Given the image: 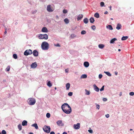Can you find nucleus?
I'll use <instances>...</instances> for the list:
<instances>
[{
  "label": "nucleus",
  "instance_id": "nucleus-6",
  "mask_svg": "<svg viewBox=\"0 0 134 134\" xmlns=\"http://www.w3.org/2000/svg\"><path fill=\"white\" fill-rule=\"evenodd\" d=\"M80 124L77 123L76 124H74V128L75 129H78L80 128Z\"/></svg>",
  "mask_w": 134,
  "mask_h": 134
},
{
  "label": "nucleus",
  "instance_id": "nucleus-9",
  "mask_svg": "<svg viewBox=\"0 0 134 134\" xmlns=\"http://www.w3.org/2000/svg\"><path fill=\"white\" fill-rule=\"evenodd\" d=\"M41 31L43 32L47 33L48 32V30L47 28L45 27H43Z\"/></svg>",
  "mask_w": 134,
  "mask_h": 134
},
{
  "label": "nucleus",
  "instance_id": "nucleus-4",
  "mask_svg": "<svg viewBox=\"0 0 134 134\" xmlns=\"http://www.w3.org/2000/svg\"><path fill=\"white\" fill-rule=\"evenodd\" d=\"M45 128H43L44 131L47 133H49L51 130V128L49 126L45 125L44 127Z\"/></svg>",
  "mask_w": 134,
  "mask_h": 134
},
{
  "label": "nucleus",
  "instance_id": "nucleus-39",
  "mask_svg": "<svg viewBox=\"0 0 134 134\" xmlns=\"http://www.w3.org/2000/svg\"><path fill=\"white\" fill-rule=\"evenodd\" d=\"M129 94L130 96H132L134 95V93L133 92H131Z\"/></svg>",
  "mask_w": 134,
  "mask_h": 134
},
{
  "label": "nucleus",
  "instance_id": "nucleus-29",
  "mask_svg": "<svg viewBox=\"0 0 134 134\" xmlns=\"http://www.w3.org/2000/svg\"><path fill=\"white\" fill-rule=\"evenodd\" d=\"M62 121L61 120H58L57 122V123L58 125L59 126L62 123Z\"/></svg>",
  "mask_w": 134,
  "mask_h": 134
},
{
  "label": "nucleus",
  "instance_id": "nucleus-23",
  "mask_svg": "<svg viewBox=\"0 0 134 134\" xmlns=\"http://www.w3.org/2000/svg\"><path fill=\"white\" fill-rule=\"evenodd\" d=\"M104 47V44H99L98 45L99 47L101 49L103 48Z\"/></svg>",
  "mask_w": 134,
  "mask_h": 134
},
{
  "label": "nucleus",
  "instance_id": "nucleus-53",
  "mask_svg": "<svg viewBox=\"0 0 134 134\" xmlns=\"http://www.w3.org/2000/svg\"><path fill=\"white\" fill-rule=\"evenodd\" d=\"M105 116L106 118H108L109 116V114H107L105 115Z\"/></svg>",
  "mask_w": 134,
  "mask_h": 134
},
{
  "label": "nucleus",
  "instance_id": "nucleus-12",
  "mask_svg": "<svg viewBox=\"0 0 134 134\" xmlns=\"http://www.w3.org/2000/svg\"><path fill=\"white\" fill-rule=\"evenodd\" d=\"M47 10L49 12H52L53 11L52 10L51 7V5H48L47 8Z\"/></svg>",
  "mask_w": 134,
  "mask_h": 134
},
{
  "label": "nucleus",
  "instance_id": "nucleus-46",
  "mask_svg": "<svg viewBox=\"0 0 134 134\" xmlns=\"http://www.w3.org/2000/svg\"><path fill=\"white\" fill-rule=\"evenodd\" d=\"M71 110L72 109H68V114H69L71 112Z\"/></svg>",
  "mask_w": 134,
  "mask_h": 134
},
{
  "label": "nucleus",
  "instance_id": "nucleus-49",
  "mask_svg": "<svg viewBox=\"0 0 134 134\" xmlns=\"http://www.w3.org/2000/svg\"><path fill=\"white\" fill-rule=\"evenodd\" d=\"M64 21L66 24H67V18H66L64 19Z\"/></svg>",
  "mask_w": 134,
  "mask_h": 134
},
{
  "label": "nucleus",
  "instance_id": "nucleus-25",
  "mask_svg": "<svg viewBox=\"0 0 134 134\" xmlns=\"http://www.w3.org/2000/svg\"><path fill=\"white\" fill-rule=\"evenodd\" d=\"M128 38V37L127 36H123L121 38L122 40H125Z\"/></svg>",
  "mask_w": 134,
  "mask_h": 134
},
{
  "label": "nucleus",
  "instance_id": "nucleus-41",
  "mask_svg": "<svg viewBox=\"0 0 134 134\" xmlns=\"http://www.w3.org/2000/svg\"><path fill=\"white\" fill-rule=\"evenodd\" d=\"M37 12V11L36 10H35L34 11H32V14H34L36 13Z\"/></svg>",
  "mask_w": 134,
  "mask_h": 134
},
{
  "label": "nucleus",
  "instance_id": "nucleus-47",
  "mask_svg": "<svg viewBox=\"0 0 134 134\" xmlns=\"http://www.w3.org/2000/svg\"><path fill=\"white\" fill-rule=\"evenodd\" d=\"M88 131L91 133H93V131L91 130H88Z\"/></svg>",
  "mask_w": 134,
  "mask_h": 134
},
{
  "label": "nucleus",
  "instance_id": "nucleus-1",
  "mask_svg": "<svg viewBox=\"0 0 134 134\" xmlns=\"http://www.w3.org/2000/svg\"><path fill=\"white\" fill-rule=\"evenodd\" d=\"M49 44L47 42L44 41L41 44V47L42 49L44 50H47L49 48Z\"/></svg>",
  "mask_w": 134,
  "mask_h": 134
},
{
  "label": "nucleus",
  "instance_id": "nucleus-51",
  "mask_svg": "<svg viewBox=\"0 0 134 134\" xmlns=\"http://www.w3.org/2000/svg\"><path fill=\"white\" fill-rule=\"evenodd\" d=\"M96 108L98 109H99L100 108V105H96Z\"/></svg>",
  "mask_w": 134,
  "mask_h": 134
},
{
  "label": "nucleus",
  "instance_id": "nucleus-60",
  "mask_svg": "<svg viewBox=\"0 0 134 134\" xmlns=\"http://www.w3.org/2000/svg\"><path fill=\"white\" fill-rule=\"evenodd\" d=\"M28 134H34V133L31 132H30Z\"/></svg>",
  "mask_w": 134,
  "mask_h": 134
},
{
  "label": "nucleus",
  "instance_id": "nucleus-3",
  "mask_svg": "<svg viewBox=\"0 0 134 134\" xmlns=\"http://www.w3.org/2000/svg\"><path fill=\"white\" fill-rule=\"evenodd\" d=\"M38 38L40 39L47 40L48 38V36L46 34L44 35L40 34L38 36Z\"/></svg>",
  "mask_w": 134,
  "mask_h": 134
},
{
  "label": "nucleus",
  "instance_id": "nucleus-52",
  "mask_svg": "<svg viewBox=\"0 0 134 134\" xmlns=\"http://www.w3.org/2000/svg\"><path fill=\"white\" fill-rule=\"evenodd\" d=\"M103 100L104 101H106L107 100V99L106 98H104L103 99Z\"/></svg>",
  "mask_w": 134,
  "mask_h": 134
},
{
  "label": "nucleus",
  "instance_id": "nucleus-36",
  "mask_svg": "<svg viewBox=\"0 0 134 134\" xmlns=\"http://www.w3.org/2000/svg\"><path fill=\"white\" fill-rule=\"evenodd\" d=\"M6 132L5 130H3L2 131V134H6Z\"/></svg>",
  "mask_w": 134,
  "mask_h": 134
},
{
  "label": "nucleus",
  "instance_id": "nucleus-8",
  "mask_svg": "<svg viewBox=\"0 0 134 134\" xmlns=\"http://www.w3.org/2000/svg\"><path fill=\"white\" fill-rule=\"evenodd\" d=\"M37 66V64L36 62L33 63L31 65V68L34 69L36 68Z\"/></svg>",
  "mask_w": 134,
  "mask_h": 134
},
{
  "label": "nucleus",
  "instance_id": "nucleus-61",
  "mask_svg": "<svg viewBox=\"0 0 134 134\" xmlns=\"http://www.w3.org/2000/svg\"><path fill=\"white\" fill-rule=\"evenodd\" d=\"M115 74L116 75H117L118 74V72H115Z\"/></svg>",
  "mask_w": 134,
  "mask_h": 134
},
{
  "label": "nucleus",
  "instance_id": "nucleus-19",
  "mask_svg": "<svg viewBox=\"0 0 134 134\" xmlns=\"http://www.w3.org/2000/svg\"><path fill=\"white\" fill-rule=\"evenodd\" d=\"M107 28H108L110 30H112L113 29V27L111 25H109L107 26Z\"/></svg>",
  "mask_w": 134,
  "mask_h": 134
},
{
  "label": "nucleus",
  "instance_id": "nucleus-48",
  "mask_svg": "<svg viewBox=\"0 0 134 134\" xmlns=\"http://www.w3.org/2000/svg\"><path fill=\"white\" fill-rule=\"evenodd\" d=\"M102 74H100L99 75V79H101L102 78Z\"/></svg>",
  "mask_w": 134,
  "mask_h": 134
},
{
  "label": "nucleus",
  "instance_id": "nucleus-55",
  "mask_svg": "<svg viewBox=\"0 0 134 134\" xmlns=\"http://www.w3.org/2000/svg\"><path fill=\"white\" fill-rule=\"evenodd\" d=\"M109 8L110 10H111V6L110 5L109 6Z\"/></svg>",
  "mask_w": 134,
  "mask_h": 134
},
{
  "label": "nucleus",
  "instance_id": "nucleus-64",
  "mask_svg": "<svg viewBox=\"0 0 134 134\" xmlns=\"http://www.w3.org/2000/svg\"><path fill=\"white\" fill-rule=\"evenodd\" d=\"M65 71L66 73L67 72V69H66L65 70Z\"/></svg>",
  "mask_w": 134,
  "mask_h": 134
},
{
  "label": "nucleus",
  "instance_id": "nucleus-14",
  "mask_svg": "<svg viewBox=\"0 0 134 134\" xmlns=\"http://www.w3.org/2000/svg\"><path fill=\"white\" fill-rule=\"evenodd\" d=\"M27 121L25 120H23L22 122V125L23 126H25L27 125Z\"/></svg>",
  "mask_w": 134,
  "mask_h": 134
},
{
  "label": "nucleus",
  "instance_id": "nucleus-2",
  "mask_svg": "<svg viewBox=\"0 0 134 134\" xmlns=\"http://www.w3.org/2000/svg\"><path fill=\"white\" fill-rule=\"evenodd\" d=\"M27 102L30 105H32L35 104L36 101L34 98H31L28 99Z\"/></svg>",
  "mask_w": 134,
  "mask_h": 134
},
{
  "label": "nucleus",
  "instance_id": "nucleus-57",
  "mask_svg": "<svg viewBox=\"0 0 134 134\" xmlns=\"http://www.w3.org/2000/svg\"><path fill=\"white\" fill-rule=\"evenodd\" d=\"M68 108H69L70 109H71L69 105L68 104Z\"/></svg>",
  "mask_w": 134,
  "mask_h": 134
},
{
  "label": "nucleus",
  "instance_id": "nucleus-10",
  "mask_svg": "<svg viewBox=\"0 0 134 134\" xmlns=\"http://www.w3.org/2000/svg\"><path fill=\"white\" fill-rule=\"evenodd\" d=\"M83 16L82 14H79L77 17L76 19L77 21H79L81 20Z\"/></svg>",
  "mask_w": 134,
  "mask_h": 134
},
{
  "label": "nucleus",
  "instance_id": "nucleus-27",
  "mask_svg": "<svg viewBox=\"0 0 134 134\" xmlns=\"http://www.w3.org/2000/svg\"><path fill=\"white\" fill-rule=\"evenodd\" d=\"M18 128L19 131H21L22 130V126L21 124H19L18 125Z\"/></svg>",
  "mask_w": 134,
  "mask_h": 134
},
{
  "label": "nucleus",
  "instance_id": "nucleus-54",
  "mask_svg": "<svg viewBox=\"0 0 134 134\" xmlns=\"http://www.w3.org/2000/svg\"><path fill=\"white\" fill-rule=\"evenodd\" d=\"M50 134H55V133L54 131H51V132Z\"/></svg>",
  "mask_w": 134,
  "mask_h": 134
},
{
  "label": "nucleus",
  "instance_id": "nucleus-30",
  "mask_svg": "<svg viewBox=\"0 0 134 134\" xmlns=\"http://www.w3.org/2000/svg\"><path fill=\"white\" fill-rule=\"evenodd\" d=\"M87 77V75L86 74H83L81 76V78H86Z\"/></svg>",
  "mask_w": 134,
  "mask_h": 134
},
{
  "label": "nucleus",
  "instance_id": "nucleus-58",
  "mask_svg": "<svg viewBox=\"0 0 134 134\" xmlns=\"http://www.w3.org/2000/svg\"><path fill=\"white\" fill-rule=\"evenodd\" d=\"M62 134H67V132H64Z\"/></svg>",
  "mask_w": 134,
  "mask_h": 134
},
{
  "label": "nucleus",
  "instance_id": "nucleus-18",
  "mask_svg": "<svg viewBox=\"0 0 134 134\" xmlns=\"http://www.w3.org/2000/svg\"><path fill=\"white\" fill-rule=\"evenodd\" d=\"M117 39L116 38H114L112 39L110 41V43H113L114 42L117 40Z\"/></svg>",
  "mask_w": 134,
  "mask_h": 134
},
{
  "label": "nucleus",
  "instance_id": "nucleus-28",
  "mask_svg": "<svg viewBox=\"0 0 134 134\" xmlns=\"http://www.w3.org/2000/svg\"><path fill=\"white\" fill-rule=\"evenodd\" d=\"M85 91L86 92L85 94L86 95H88L90 94V92L89 91L87 90L86 89L85 90Z\"/></svg>",
  "mask_w": 134,
  "mask_h": 134
},
{
  "label": "nucleus",
  "instance_id": "nucleus-7",
  "mask_svg": "<svg viewBox=\"0 0 134 134\" xmlns=\"http://www.w3.org/2000/svg\"><path fill=\"white\" fill-rule=\"evenodd\" d=\"M32 53L34 56L36 57L38 56V52L36 50H34L33 51Z\"/></svg>",
  "mask_w": 134,
  "mask_h": 134
},
{
  "label": "nucleus",
  "instance_id": "nucleus-38",
  "mask_svg": "<svg viewBox=\"0 0 134 134\" xmlns=\"http://www.w3.org/2000/svg\"><path fill=\"white\" fill-rule=\"evenodd\" d=\"M73 93L72 92H69L68 93V95L70 96H71L72 95Z\"/></svg>",
  "mask_w": 134,
  "mask_h": 134
},
{
  "label": "nucleus",
  "instance_id": "nucleus-43",
  "mask_svg": "<svg viewBox=\"0 0 134 134\" xmlns=\"http://www.w3.org/2000/svg\"><path fill=\"white\" fill-rule=\"evenodd\" d=\"M104 86H103L100 89V91H103L104 90Z\"/></svg>",
  "mask_w": 134,
  "mask_h": 134
},
{
  "label": "nucleus",
  "instance_id": "nucleus-20",
  "mask_svg": "<svg viewBox=\"0 0 134 134\" xmlns=\"http://www.w3.org/2000/svg\"><path fill=\"white\" fill-rule=\"evenodd\" d=\"M65 106H67V103H64L62 105V109H63V108H65Z\"/></svg>",
  "mask_w": 134,
  "mask_h": 134
},
{
  "label": "nucleus",
  "instance_id": "nucleus-13",
  "mask_svg": "<svg viewBox=\"0 0 134 134\" xmlns=\"http://www.w3.org/2000/svg\"><path fill=\"white\" fill-rule=\"evenodd\" d=\"M47 85L49 87H51L52 86V84L51 81L47 80Z\"/></svg>",
  "mask_w": 134,
  "mask_h": 134
},
{
  "label": "nucleus",
  "instance_id": "nucleus-50",
  "mask_svg": "<svg viewBox=\"0 0 134 134\" xmlns=\"http://www.w3.org/2000/svg\"><path fill=\"white\" fill-rule=\"evenodd\" d=\"M70 84L69 83H68V90H69V89L70 87Z\"/></svg>",
  "mask_w": 134,
  "mask_h": 134
},
{
  "label": "nucleus",
  "instance_id": "nucleus-59",
  "mask_svg": "<svg viewBox=\"0 0 134 134\" xmlns=\"http://www.w3.org/2000/svg\"><path fill=\"white\" fill-rule=\"evenodd\" d=\"M7 33V31H6V28L5 29V31L4 32V34H5Z\"/></svg>",
  "mask_w": 134,
  "mask_h": 134
},
{
  "label": "nucleus",
  "instance_id": "nucleus-5",
  "mask_svg": "<svg viewBox=\"0 0 134 134\" xmlns=\"http://www.w3.org/2000/svg\"><path fill=\"white\" fill-rule=\"evenodd\" d=\"M32 51L31 49H27L24 52V55H25L27 56L29 55L32 54Z\"/></svg>",
  "mask_w": 134,
  "mask_h": 134
},
{
  "label": "nucleus",
  "instance_id": "nucleus-40",
  "mask_svg": "<svg viewBox=\"0 0 134 134\" xmlns=\"http://www.w3.org/2000/svg\"><path fill=\"white\" fill-rule=\"evenodd\" d=\"M54 46L56 47H60V45L59 43H57L56 44H55Z\"/></svg>",
  "mask_w": 134,
  "mask_h": 134
},
{
  "label": "nucleus",
  "instance_id": "nucleus-31",
  "mask_svg": "<svg viewBox=\"0 0 134 134\" xmlns=\"http://www.w3.org/2000/svg\"><path fill=\"white\" fill-rule=\"evenodd\" d=\"M13 58L15 59H17L18 57L17 54H15L13 55Z\"/></svg>",
  "mask_w": 134,
  "mask_h": 134
},
{
  "label": "nucleus",
  "instance_id": "nucleus-34",
  "mask_svg": "<svg viewBox=\"0 0 134 134\" xmlns=\"http://www.w3.org/2000/svg\"><path fill=\"white\" fill-rule=\"evenodd\" d=\"M10 68L9 66H7V68L6 69V70L7 71H9L10 70Z\"/></svg>",
  "mask_w": 134,
  "mask_h": 134
},
{
  "label": "nucleus",
  "instance_id": "nucleus-21",
  "mask_svg": "<svg viewBox=\"0 0 134 134\" xmlns=\"http://www.w3.org/2000/svg\"><path fill=\"white\" fill-rule=\"evenodd\" d=\"M94 16L97 18H98L99 17V13H96L94 14Z\"/></svg>",
  "mask_w": 134,
  "mask_h": 134
},
{
  "label": "nucleus",
  "instance_id": "nucleus-16",
  "mask_svg": "<svg viewBox=\"0 0 134 134\" xmlns=\"http://www.w3.org/2000/svg\"><path fill=\"white\" fill-rule=\"evenodd\" d=\"M122 27L121 25L120 24H118L116 27V29L118 30H119Z\"/></svg>",
  "mask_w": 134,
  "mask_h": 134
},
{
  "label": "nucleus",
  "instance_id": "nucleus-17",
  "mask_svg": "<svg viewBox=\"0 0 134 134\" xmlns=\"http://www.w3.org/2000/svg\"><path fill=\"white\" fill-rule=\"evenodd\" d=\"M31 126L35 127V128L36 129H38V127L36 123H35L32 124L31 125Z\"/></svg>",
  "mask_w": 134,
  "mask_h": 134
},
{
  "label": "nucleus",
  "instance_id": "nucleus-35",
  "mask_svg": "<svg viewBox=\"0 0 134 134\" xmlns=\"http://www.w3.org/2000/svg\"><path fill=\"white\" fill-rule=\"evenodd\" d=\"M104 3L103 2H101L100 3V5L101 7H103L104 6Z\"/></svg>",
  "mask_w": 134,
  "mask_h": 134
},
{
  "label": "nucleus",
  "instance_id": "nucleus-32",
  "mask_svg": "<svg viewBox=\"0 0 134 134\" xmlns=\"http://www.w3.org/2000/svg\"><path fill=\"white\" fill-rule=\"evenodd\" d=\"M50 114L49 113H47L46 114V116L47 118H49L50 117Z\"/></svg>",
  "mask_w": 134,
  "mask_h": 134
},
{
  "label": "nucleus",
  "instance_id": "nucleus-62",
  "mask_svg": "<svg viewBox=\"0 0 134 134\" xmlns=\"http://www.w3.org/2000/svg\"><path fill=\"white\" fill-rule=\"evenodd\" d=\"M119 96H121V95H122V92H120V94H119Z\"/></svg>",
  "mask_w": 134,
  "mask_h": 134
},
{
  "label": "nucleus",
  "instance_id": "nucleus-26",
  "mask_svg": "<svg viewBox=\"0 0 134 134\" xmlns=\"http://www.w3.org/2000/svg\"><path fill=\"white\" fill-rule=\"evenodd\" d=\"M104 73H105L106 75H107L108 76H111V74L109 72L104 71Z\"/></svg>",
  "mask_w": 134,
  "mask_h": 134
},
{
  "label": "nucleus",
  "instance_id": "nucleus-11",
  "mask_svg": "<svg viewBox=\"0 0 134 134\" xmlns=\"http://www.w3.org/2000/svg\"><path fill=\"white\" fill-rule=\"evenodd\" d=\"M94 90L97 92H98L99 91V88L96 85L94 84L93 85Z\"/></svg>",
  "mask_w": 134,
  "mask_h": 134
},
{
  "label": "nucleus",
  "instance_id": "nucleus-45",
  "mask_svg": "<svg viewBox=\"0 0 134 134\" xmlns=\"http://www.w3.org/2000/svg\"><path fill=\"white\" fill-rule=\"evenodd\" d=\"M62 110L64 113L67 114V109H62Z\"/></svg>",
  "mask_w": 134,
  "mask_h": 134
},
{
  "label": "nucleus",
  "instance_id": "nucleus-44",
  "mask_svg": "<svg viewBox=\"0 0 134 134\" xmlns=\"http://www.w3.org/2000/svg\"><path fill=\"white\" fill-rule=\"evenodd\" d=\"M91 28L93 30H94L96 29L95 26L94 25H93L91 26Z\"/></svg>",
  "mask_w": 134,
  "mask_h": 134
},
{
  "label": "nucleus",
  "instance_id": "nucleus-42",
  "mask_svg": "<svg viewBox=\"0 0 134 134\" xmlns=\"http://www.w3.org/2000/svg\"><path fill=\"white\" fill-rule=\"evenodd\" d=\"M63 13H67V10L66 9H64L63 10Z\"/></svg>",
  "mask_w": 134,
  "mask_h": 134
},
{
  "label": "nucleus",
  "instance_id": "nucleus-33",
  "mask_svg": "<svg viewBox=\"0 0 134 134\" xmlns=\"http://www.w3.org/2000/svg\"><path fill=\"white\" fill-rule=\"evenodd\" d=\"M86 32L85 30L82 31L81 32V34L82 35L85 34H86Z\"/></svg>",
  "mask_w": 134,
  "mask_h": 134
},
{
  "label": "nucleus",
  "instance_id": "nucleus-56",
  "mask_svg": "<svg viewBox=\"0 0 134 134\" xmlns=\"http://www.w3.org/2000/svg\"><path fill=\"white\" fill-rule=\"evenodd\" d=\"M104 14H108V12L107 11H106L104 13Z\"/></svg>",
  "mask_w": 134,
  "mask_h": 134
},
{
  "label": "nucleus",
  "instance_id": "nucleus-24",
  "mask_svg": "<svg viewBox=\"0 0 134 134\" xmlns=\"http://www.w3.org/2000/svg\"><path fill=\"white\" fill-rule=\"evenodd\" d=\"M83 22L85 24H87L88 22V20L87 18H85L83 20Z\"/></svg>",
  "mask_w": 134,
  "mask_h": 134
},
{
  "label": "nucleus",
  "instance_id": "nucleus-22",
  "mask_svg": "<svg viewBox=\"0 0 134 134\" xmlns=\"http://www.w3.org/2000/svg\"><path fill=\"white\" fill-rule=\"evenodd\" d=\"M90 23H93L94 21V18L92 17H91L90 19Z\"/></svg>",
  "mask_w": 134,
  "mask_h": 134
},
{
  "label": "nucleus",
  "instance_id": "nucleus-37",
  "mask_svg": "<svg viewBox=\"0 0 134 134\" xmlns=\"http://www.w3.org/2000/svg\"><path fill=\"white\" fill-rule=\"evenodd\" d=\"M76 36H75V35L74 34H72L71 36H70V37H71V38H74V37H75Z\"/></svg>",
  "mask_w": 134,
  "mask_h": 134
},
{
  "label": "nucleus",
  "instance_id": "nucleus-15",
  "mask_svg": "<svg viewBox=\"0 0 134 134\" xmlns=\"http://www.w3.org/2000/svg\"><path fill=\"white\" fill-rule=\"evenodd\" d=\"M83 64L84 66L86 68L88 67L89 65V63L87 62H85Z\"/></svg>",
  "mask_w": 134,
  "mask_h": 134
},
{
  "label": "nucleus",
  "instance_id": "nucleus-63",
  "mask_svg": "<svg viewBox=\"0 0 134 134\" xmlns=\"http://www.w3.org/2000/svg\"><path fill=\"white\" fill-rule=\"evenodd\" d=\"M67 83H66V90H67Z\"/></svg>",
  "mask_w": 134,
  "mask_h": 134
}]
</instances>
